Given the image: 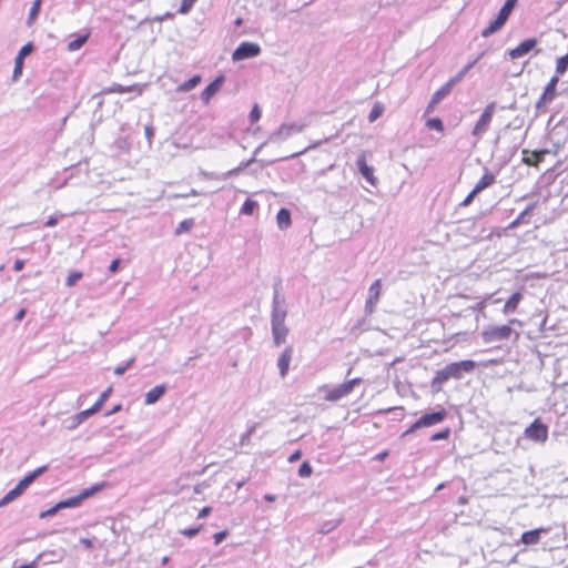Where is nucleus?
<instances>
[{"mask_svg":"<svg viewBox=\"0 0 568 568\" xmlns=\"http://www.w3.org/2000/svg\"><path fill=\"white\" fill-rule=\"evenodd\" d=\"M286 315L287 312L285 298L280 294L278 288H275L271 313L272 336L275 346H280L286 339L288 333V328L285 325Z\"/></svg>","mask_w":568,"mask_h":568,"instance_id":"f257e3e1","label":"nucleus"},{"mask_svg":"<svg viewBox=\"0 0 568 568\" xmlns=\"http://www.w3.org/2000/svg\"><path fill=\"white\" fill-rule=\"evenodd\" d=\"M102 488V485H93L90 488L83 489L80 494L72 496L70 498L63 499L55 504L53 507L42 511L40 514V518H48L54 516L59 510L65 509V508H77L79 507L85 499L93 496L95 493L100 491Z\"/></svg>","mask_w":568,"mask_h":568,"instance_id":"f03ea898","label":"nucleus"},{"mask_svg":"<svg viewBox=\"0 0 568 568\" xmlns=\"http://www.w3.org/2000/svg\"><path fill=\"white\" fill-rule=\"evenodd\" d=\"M305 128V124L300 123H283L276 131L272 132L267 140L260 144L255 151L254 155H256L262 148H264L267 143H281L294 134L301 133Z\"/></svg>","mask_w":568,"mask_h":568,"instance_id":"7ed1b4c3","label":"nucleus"},{"mask_svg":"<svg viewBox=\"0 0 568 568\" xmlns=\"http://www.w3.org/2000/svg\"><path fill=\"white\" fill-rule=\"evenodd\" d=\"M362 383V378L356 377L349 381L344 382L341 385H337L333 388H328L327 386H323L322 389L325 390L324 398L327 402H337L346 396H348L354 388Z\"/></svg>","mask_w":568,"mask_h":568,"instance_id":"20e7f679","label":"nucleus"},{"mask_svg":"<svg viewBox=\"0 0 568 568\" xmlns=\"http://www.w3.org/2000/svg\"><path fill=\"white\" fill-rule=\"evenodd\" d=\"M517 1L518 0H506L504 6L499 10L497 18L493 20L489 23V26L481 31V36L484 38L490 37L506 23Z\"/></svg>","mask_w":568,"mask_h":568,"instance_id":"39448f33","label":"nucleus"},{"mask_svg":"<svg viewBox=\"0 0 568 568\" xmlns=\"http://www.w3.org/2000/svg\"><path fill=\"white\" fill-rule=\"evenodd\" d=\"M495 109L496 102L488 103L484 109L481 115L479 116L478 121L476 122L471 131V135L477 140H480L481 136L488 131Z\"/></svg>","mask_w":568,"mask_h":568,"instance_id":"423d86ee","label":"nucleus"},{"mask_svg":"<svg viewBox=\"0 0 568 568\" xmlns=\"http://www.w3.org/2000/svg\"><path fill=\"white\" fill-rule=\"evenodd\" d=\"M524 435L535 443L544 444L548 439V427L537 418L526 427Z\"/></svg>","mask_w":568,"mask_h":568,"instance_id":"0eeeda50","label":"nucleus"},{"mask_svg":"<svg viewBox=\"0 0 568 568\" xmlns=\"http://www.w3.org/2000/svg\"><path fill=\"white\" fill-rule=\"evenodd\" d=\"M476 363L470 359H465L460 362H454L446 365L444 368L448 374L449 378L460 379L465 373H470L474 371Z\"/></svg>","mask_w":568,"mask_h":568,"instance_id":"6e6552de","label":"nucleus"},{"mask_svg":"<svg viewBox=\"0 0 568 568\" xmlns=\"http://www.w3.org/2000/svg\"><path fill=\"white\" fill-rule=\"evenodd\" d=\"M261 53V47L254 42H242L232 53L233 61H241L257 57Z\"/></svg>","mask_w":568,"mask_h":568,"instance_id":"1a4fd4ad","label":"nucleus"},{"mask_svg":"<svg viewBox=\"0 0 568 568\" xmlns=\"http://www.w3.org/2000/svg\"><path fill=\"white\" fill-rule=\"evenodd\" d=\"M511 327L509 325L501 326H489L483 332V337L485 342H499L510 337Z\"/></svg>","mask_w":568,"mask_h":568,"instance_id":"9d476101","label":"nucleus"},{"mask_svg":"<svg viewBox=\"0 0 568 568\" xmlns=\"http://www.w3.org/2000/svg\"><path fill=\"white\" fill-rule=\"evenodd\" d=\"M537 44H538L537 39H535V38L526 39L523 42H520L516 48L509 50L508 55L513 60L523 58L526 54H528L531 50H534Z\"/></svg>","mask_w":568,"mask_h":568,"instance_id":"9b49d317","label":"nucleus"},{"mask_svg":"<svg viewBox=\"0 0 568 568\" xmlns=\"http://www.w3.org/2000/svg\"><path fill=\"white\" fill-rule=\"evenodd\" d=\"M356 165L358 168L359 173L363 178L373 186H376L378 183L377 178L374 175V168L368 165L366 162V156L364 153L358 155L356 160Z\"/></svg>","mask_w":568,"mask_h":568,"instance_id":"f8f14e48","label":"nucleus"},{"mask_svg":"<svg viewBox=\"0 0 568 568\" xmlns=\"http://www.w3.org/2000/svg\"><path fill=\"white\" fill-rule=\"evenodd\" d=\"M382 292V281L376 280L368 288V296L365 303V310L367 313L372 314L375 310V306L377 305L379 301Z\"/></svg>","mask_w":568,"mask_h":568,"instance_id":"ddd939ff","label":"nucleus"},{"mask_svg":"<svg viewBox=\"0 0 568 568\" xmlns=\"http://www.w3.org/2000/svg\"><path fill=\"white\" fill-rule=\"evenodd\" d=\"M32 51H33V44L31 42H28L18 52V54L14 59V69H13V75H12L13 80H18L21 77L22 69H23V60Z\"/></svg>","mask_w":568,"mask_h":568,"instance_id":"4468645a","label":"nucleus"},{"mask_svg":"<svg viewBox=\"0 0 568 568\" xmlns=\"http://www.w3.org/2000/svg\"><path fill=\"white\" fill-rule=\"evenodd\" d=\"M556 97H557V89L546 85L542 94L536 102L537 112L546 111L548 105L556 99Z\"/></svg>","mask_w":568,"mask_h":568,"instance_id":"2eb2a0df","label":"nucleus"},{"mask_svg":"<svg viewBox=\"0 0 568 568\" xmlns=\"http://www.w3.org/2000/svg\"><path fill=\"white\" fill-rule=\"evenodd\" d=\"M446 416H447V412L444 408L438 412L425 414L420 418H418L419 419L418 426H422V428H424V427H430V426L437 425V424L442 423L446 418Z\"/></svg>","mask_w":568,"mask_h":568,"instance_id":"dca6fc26","label":"nucleus"},{"mask_svg":"<svg viewBox=\"0 0 568 568\" xmlns=\"http://www.w3.org/2000/svg\"><path fill=\"white\" fill-rule=\"evenodd\" d=\"M292 356H293V348L291 346H287L282 352V354L280 355V357L277 359V367L280 369V375L282 378H284L288 373Z\"/></svg>","mask_w":568,"mask_h":568,"instance_id":"f3484780","label":"nucleus"},{"mask_svg":"<svg viewBox=\"0 0 568 568\" xmlns=\"http://www.w3.org/2000/svg\"><path fill=\"white\" fill-rule=\"evenodd\" d=\"M496 181V176L494 173H491L487 168H485L483 176L479 179V181L476 183L474 190L475 192L480 193L485 189L493 185Z\"/></svg>","mask_w":568,"mask_h":568,"instance_id":"a211bd4d","label":"nucleus"},{"mask_svg":"<svg viewBox=\"0 0 568 568\" xmlns=\"http://www.w3.org/2000/svg\"><path fill=\"white\" fill-rule=\"evenodd\" d=\"M165 392H166L165 384H161V385L153 387L145 394L144 403L146 405L155 404L164 395Z\"/></svg>","mask_w":568,"mask_h":568,"instance_id":"6ab92c4d","label":"nucleus"},{"mask_svg":"<svg viewBox=\"0 0 568 568\" xmlns=\"http://www.w3.org/2000/svg\"><path fill=\"white\" fill-rule=\"evenodd\" d=\"M223 83V78L220 77L211 82L201 93V99L207 103L210 99L220 90Z\"/></svg>","mask_w":568,"mask_h":568,"instance_id":"aec40b11","label":"nucleus"},{"mask_svg":"<svg viewBox=\"0 0 568 568\" xmlns=\"http://www.w3.org/2000/svg\"><path fill=\"white\" fill-rule=\"evenodd\" d=\"M48 469L47 466H41L39 468H37L36 470H33L32 473L28 474L27 476H24L19 483L18 485L22 488V489H27L40 475H42L45 470Z\"/></svg>","mask_w":568,"mask_h":568,"instance_id":"412c9836","label":"nucleus"},{"mask_svg":"<svg viewBox=\"0 0 568 568\" xmlns=\"http://www.w3.org/2000/svg\"><path fill=\"white\" fill-rule=\"evenodd\" d=\"M254 162V158L250 159L248 161L242 162L237 168H234L225 173H222L221 175H215L213 173L209 174L207 176L211 179H217V180H226L227 178L237 174L243 169L247 168L250 164Z\"/></svg>","mask_w":568,"mask_h":568,"instance_id":"4be33fe9","label":"nucleus"},{"mask_svg":"<svg viewBox=\"0 0 568 568\" xmlns=\"http://www.w3.org/2000/svg\"><path fill=\"white\" fill-rule=\"evenodd\" d=\"M545 531L546 530L542 528L525 531L521 535V542L525 545H536L539 541L541 534Z\"/></svg>","mask_w":568,"mask_h":568,"instance_id":"5701e85b","label":"nucleus"},{"mask_svg":"<svg viewBox=\"0 0 568 568\" xmlns=\"http://www.w3.org/2000/svg\"><path fill=\"white\" fill-rule=\"evenodd\" d=\"M92 415H93V413L89 408L78 413L77 415L71 417L70 424L67 426V428L70 430L75 429L80 424H82L85 419H88Z\"/></svg>","mask_w":568,"mask_h":568,"instance_id":"b1692460","label":"nucleus"},{"mask_svg":"<svg viewBox=\"0 0 568 568\" xmlns=\"http://www.w3.org/2000/svg\"><path fill=\"white\" fill-rule=\"evenodd\" d=\"M521 300H523V294L520 292L514 293L508 298V301L505 303V306L503 308L504 314L515 312Z\"/></svg>","mask_w":568,"mask_h":568,"instance_id":"393cba45","label":"nucleus"},{"mask_svg":"<svg viewBox=\"0 0 568 568\" xmlns=\"http://www.w3.org/2000/svg\"><path fill=\"white\" fill-rule=\"evenodd\" d=\"M523 162L529 166H537L544 159L540 156V153L536 151L529 152L528 150H523Z\"/></svg>","mask_w":568,"mask_h":568,"instance_id":"a878e982","label":"nucleus"},{"mask_svg":"<svg viewBox=\"0 0 568 568\" xmlns=\"http://www.w3.org/2000/svg\"><path fill=\"white\" fill-rule=\"evenodd\" d=\"M276 221H277V225L281 230L287 229L292 223L291 212L287 209H281L277 212Z\"/></svg>","mask_w":568,"mask_h":568,"instance_id":"bb28decb","label":"nucleus"},{"mask_svg":"<svg viewBox=\"0 0 568 568\" xmlns=\"http://www.w3.org/2000/svg\"><path fill=\"white\" fill-rule=\"evenodd\" d=\"M24 489H22L18 484L17 486L8 491L1 499H0V507H3L8 505L9 503L17 499L19 496L23 494Z\"/></svg>","mask_w":568,"mask_h":568,"instance_id":"cd10ccee","label":"nucleus"},{"mask_svg":"<svg viewBox=\"0 0 568 568\" xmlns=\"http://www.w3.org/2000/svg\"><path fill=\"white\" fill-rule=\"evenodd\" d=\"M537 203L534 202V203H530L529 205H527V207L517 216L516 220H514L510 224H509V229H516L517 226H519L521 223L525 222V217L530 215L531 212L535 210Z\"/></svg>","mask_w":568,"mask_h":568,"instance_id":"c85d7f7f","label":"nucleus"},{"mask_svg":"<svg viewBox=\"0 0 568 568\" xmlns=\"http://www.w3.org/2000/svg\"><path fill=\"white\" fill-rule=\"evenodd\" d=\"M89 37L90 32H87L85 34L79 36L77 39L70 41L68 43V51L74 52L81 49L83 44L88 41Z\"/></svg>","mask_w":568,"mask_h":568,"instance_id":"c756f323","label":"nucleus"},{"mask_svg":"<svg viewBox=\"0 0 568 568\" xmlns=\"http://www.w3.org/2000/svg\"><path fill=\"white\" fill-rule=\"evenodd\" d=\"M453 89L445 83L443 87H440L432 97V104L439 103L443 99H445Z\"/></svg>","mask_w":568,"mask_h":568,"instance_id":"7c9ffc66","label":"nucleus"},{"mask_svg":"<svg viewBox=\"0 0 568 568\" xmlns=\"http://www.w3.org/2000/svg\"><path fill=\"white\" fill-rule=\"evenodd\" d=\"M201 81V77L200 75H194L192 77L191 79H189L187 81H184L183 83H181L176 91L178 92H187V91H191L192 89H194Z\"/></svg>","mask_w":568,"mask_h":568,"instance_id":"2f4dec72","label":"nucleus"},{"mask_svg":"<svg viewBox=\"0 0 568 568\" xmlns=\"http://www.w3.org/2000/svg\"><path fill=\"white\" fill-rule=\"evenodd\" d=\"M112 389L111 387L106 388L104 392L101 393L100 397L98 398V400L93 404L92 407H90L89 409L92 410L93 415L95 413H98L102 406L104 405V403L108 400L110 394H111Z\"/></svg>","mask_w":568,"mask_h":568,"instance_id":"473e14b6","label":"nucleus"},{"mask_svg":"<svg viewBox=\"0 0 568 568\" xmlns=\"http://www.w3.org/2000/svg\"><path fill=\"white\" fill-rule=\"evenodd\" d=\"M341 523H342L341 518L324 521L323 524L320 525L317 531L323 535L328 534L332 530H334Z\"/></svg>","mask_w":568,"mask_h":568,"instance_id":"72a5a7b5","label":"nucleus"},{"mask_svg":"<svg viewBox=\"0 0 568 568\" xmlns=\"http://www.w3.org/2000/svg\"><path fill=\"white\" fill-rule=\"evenodd\" d=\"M383 112L384 105L379 102H376L368 114V121L371 123L375 122L383 114Z\"/></svg>","mask_w":568,"mask_h":568,"instance_id":"f704fd0d","label":"nucleus"},{"mask_svg":"<svg viewBox=\"0 0 568 568\" xmlns=\"http://www.w3.org/2000/svg\"><path fill=\"white\" fill-rule=\"evenodd\" d=\"M448 379H450V378H449L448 374L446 373V369L443 368V369L438 371L436 373L435 377L433 378L432 387L435 388L437 385L439 387L443 383L447 382Z\"/></svg>","mask_w":568,"mask_h":568,"instance_id":"c9c22d12","label":"nucleus"},{"mask_svg":"<svg viewBox=\"0 0 568 568\" xmlns=\"http://www.w3.org/2000/svg\"><path fill=\"white\" fill-rule=\"evenodd\" d=\"M568 69V53L556 61V73L562 75Z\"/></svg>","mask_w":568,"mask_h":568,"instance_id":"e433bc0d","label":"nucleus"},{"mask_svg":"<svg viewBox=\"0 0 568 568\" xmlns=\"http://www.w3.org/2000/svg\"><path fill=\"white\" fill-rule=\"evenodd\" d=\"M193 225H194V221L192 219L183 220L175 229V234L180 235L184 232H187L193 227Z\"/></svg>","mask_w":568,"mask_h":568,"instance_id":"4c0bfd02","label":"nucleus"},{"mask_svg":"<svg viewBox=\"0 0 568 568\" xmlns=\"http://www.w3.org/2000/svg\"><path fill=\"white\" fill-rule=\"evenodd\" d=\"M256 206L257 203L255 201L247 199L241 207V213L244 215H252Z\"/></svg>","mask_w":568,"mask_h":568,"instance_id":"58836bf2","label":"nucleus"},{"mask_svg":"<svg viewBox=\"0 0 568 568\" xmlns=\"http://www.w3.org/2000/svg\"><path fill=\"white\" fill-rule=\"evenodd\" d=\"M40 8L41 6L38 4V2H33L31 8H30V12H29V17L27 19V24L30 27L33 24L34 20L37 19L39 12H40Z\"/></svg>","mask_w":568,"mask_h":568,"instance_id":"ea45409f","label":"nucleus"},{"mask_svg":"<svg viewBox=\"0 0 568 568\" xmlns=\"http://www.w3.org/2000/svg\"><path fill=\"white\" fill-rule=\"evenodd\" d=\"M426 126L430 130H436L438 132L444 131L443 122L439 118H432L426 121Z\"/></svg>","mask_w":568,"mask_h":568,"instance_id":"a19ab883","label":"nucleus"},{"mask_svg":"<svg viewBox=\"0 0 568 568\" xmlns=\"http://www.w3.org/2000/svg\"><path fill=\"white\" fill-rule=\"evenodd\" d=\"M312 466L308 462H304L298 468V476L302 478L310 477L312 475Z\"/></svg>","mask_w":568,"mask_h":568,"instance_id":"79ce46f5","label":"nucleus"},{"mask_svg":"<svg viewBox=\"0 0 568 568\" xmlns=\"http://www.w3.org/2000/svg\"><path fill=\"white\" fill-rule=\"evenodd\" d=\"M196 1L197 0H182L179 12L182 14L189 13Z\"/></svg>","mask_w":568,"mask_h":568,"instance_id":"37998d69","label":"nucleus"},{"mask_svg":"<svg viewBox=\"0 0 568 568\" xmlns=\"http://www.w3.org/2000/svg\"><path fill=\"white\" fill-rule=\"evenodd\" d=\"M81 277H82L81 272H71L67 277L65 285L71 287V286L75 285V283L79 280H81Z\"/></svg>","mask_w":568,"mask_h":568,"instance_id":"c03bdc74","label":"nucleus"},{"mask_svg":"<svg viewBox=\"0 0 568 568\" xmlns=\"http://www.w3.org/2000/svg\"><path fill=\"white\" fill-rule=\"evenodd\" d=\"M261 115H262V112H261L258 104H254L250 112V115H248L250 121L252 123H255L261 119Z\"/></svg>","mask_w":568,"mask_h":568,"instance_id":"a18cd8bd","label":"nucleus"},{"mask_svg":"<svg viewBox=\"0 0 568 568\" xmlns=\"http://www.w3.org/2000/svg\"><path fill=\"white\" fill-rule=\"evenodd\" d=\"M449 434H450V429L446 428L442 432H438V433H435L434 435H432L430 440L437 442V440L446 439V438H448Z\"/></svg>","mask_w":568,"mask_h":568,"instance_id":"49530a36","label":"nucleus"},{"mask_svg":"<svg viewBox=\"0 0 568 568\" xmlns=\"http://www.w3.org/2000/svg\"><path fill=\"white\" fill-rule=\"evenodd\" d=\"M201 529H202V526L195 527V528H185V529L181 530V534L185 537L192 538V537L196 536Z\"/></svg>","mask_w":568,"mask_h":568,"instance_id":"de8ad7c7","label":"nucleus"},{"mask_svg":"<svg viewBox=\"0 0 568 568\" xmlns=\"http://www.w3.org/2000/svg\"><path fill=\"white\" fill-rule=\"evenodd\" d=\"M227 534L229 532L226 530L215 532L213 535L214 544L215 545L221 544L226 538Z\"/></svg>","mask_w":568,"mask_h":568,"instance_id":"09e8293b","label":"nucleus"},{"mask_svg":"<svg viewBox=\"0 0 568 568\" xmlns=\"http://www.w3.org/2000/svg\"><path fill=\"white\" fill-rule=\"evenodd\" d=\"M477 194H479V193L475 192V190L473 189V191L464 199V201L462 202L460 205L462 206L470 205Z\"/></svg>","mask_w":568,"mask_h":568,"instance_id":"8fccbe9b","label":"nucleus"},{"mask_svg":"<svg viewBox=\"0 0 568 568\" xmlns=\"http://www.w3.org/2000/svg\"><path fill=\"white\" fill-rule=\"evenodd\" d=\"M464 78L463 72H458L455 77L450 78L446 83L453 89Z\"/></svg>","mask_w":568,"mask_h":568,"instance_id":"3c124183","label":"nucleus"},{"mask_svg":"<svg viewBox=\"0 0 568 568\" xmlns=\"http://www.w3.org/2000/svg\"><path fill=\"white\" fill-rule=\"evenodd\" d=\"M256 429V425H252L241 437V443H245L250 439V437L254 434Z\"/></svg>","mask_w":568,"mask_h":568,"instance_id":"603ef678","label":"nucleus"},{"mask_svg":"<svg viewBox=\"0 0 568 568\" xmlns=\"http://www.w3.org/2000/svg\"><path fill=\"white\" fill-rule=\"evenodd\" d=\"M483 55H484V53H481V54H480L476 60H474V61H471V62L467 63V64H466V65H465V67H464L459 72H463V75L465 77V75L468 73V71H469L470 69H473V68H474V65L477 63V61H478Z\"/></svg>","mask_w":568,"mask_h":568,"instance_id":"864d4df0","label":"nucleus"},{"mask_svg":"<svg viewBox=\"0 0 568 568\" xmlns=\"http://www.w3.org/2000/svg\"><path fill=\"white\" fill-rule=\"evenodd\" d=\"M211 511H212V508L210 506H206L199 511L197 518L199 519L205 518L211 514Z\"/></svg>","mask_w":568,"mask_h":568,"instance_id":"5fc2aeb1","label":"nucleus"},{"mask_svg":"<svg viewBox=\"0 0 568 568\" xmlns=\"http://www.w3.org/2000/svg\"><path fill=\"white\" fill-rule=\"evenodd\" d=\"M559 74H555L554 77L550 78L549 82L547 83V87H551V88H556L557 89V85H558V82H559Z\"/></svg>","mask_w":568,"mask_h":568,"instance_id":"6e6d98bb","label":"nucleus"},{"mask_svg":"<svg viewBox=\"0 0 568 568\" xmlns=\"http://www.w3.org/2000/svg\"><path fill=\"white\" fill-rule=\"evenodd\" d=\"M418 424H419V419H417V420H416V422H415V423H414V424H413V425H412V426H410V427H409V428H408V429L403 434V436H406V435H408V434H410V433H413V432H415V430H417V429L422 428V426H418Z\"/></svg>","mask_w":568,"mask_h":568,"instance_id":"4d7b16f0","label":"nucleus"},{"mask_svg":"<svg viewBox=\"0 0 568 568\" xmlns=\"http://www.w3.org/2000/svg\"><path fill=\"white\" fill-rule=\"evenodd\" d=\"M119 265H120V260L119 258L113 260L109 266V271L111 273H115L119 268Z\"/></svg>","mask_w":568,"mask_h":568,"instance_id":"13d9d810","label":"nucleus"},{"mask_svg":"<svg viewBox=\"0 0 568 568\" xmlns=\"http://www.w3.org/2000/svg\"><path fill=\"white\" fill-rule=\"evenodd\" d=\"M24 267V261L23 260H16L13 264V271L20 272Z\"/></svg>","mask_w":568,"mask_h":568,"instance_id":"bf43d9fd","label":"nucleus"},{"mask_svg":"<svg viewBox=\"0 0 568 568\" xmlns=\"http://www.w3.org/2000/svg\"><path fill=\"white\" fill-rule=\"evenodd\" d=\"M144 132H145V136L149 141H151V139L153 138L154 135V129L151 126V125H146L145 129H144Z\"/></svg>","mask_w":568,"mask_h":568,"instance_id":"052dcab7","label":"nucleus"},{"mask_svg":"<svg viewBox=\"0 0 568 568\" xmlns=\"http://www.w3.org/2000/svg\"><path fill=\"white\" fill-rule=\"evenodd\" d=\"M58 222H59V220L55 216H50L44 225L47 227H53L58 224Z\"/></svg>","mask_w":568,"mask_h":568,"instance_id":"680f3d73","label":"nucleus"},{"mask_svg":"<svg viewBox=\"0 0 568 568\" xmlns=\"http://www.w3.org/2000/svg\"><path fill=\"white\" fill-rule=\"evenodd\" d=\"M301 456H302L301 450H296V452H294V453L288 457V462H290V463H294V462L298 460V459L301 458Z\"/></svg>","mask_w":568,"mask_h":568,"instance_id":"e2e57ef3","label":"nucleus"},{"mask_svg":"<svg viewBox=\"0 0 568 568\" xmlns=\"http://www.w3.org/2000/svg\"><path fill=\"white\" fill-rule=\"evenodd\" d=\"M80 542H81L85 548H88V549L93 548V542H92V540H91V539H89V538H81V539H80Z\"/></svg>","mask_w":568,"mask_h":568,"instance_id":"0e129e2a","label":"nucleus"},{"mask_svg":"<svg viewBox=\"0 0 568 568\" xmlns=\"http://www.w3.org/2000/svg\"><path fill=\"white\" fill-rule=\"evenodd\" d=\"M128 369L125 365H120L114 368V374L118 376H121L124 374V372Z\"/></svg>","mask_w":568,"mask_h":568,"instance_id":"69168bd1","label":"nucleus"},{"mask_svg":"<svg viewBox=\"0 0 568 568\" xmlns=\"http://www.w3.org/2000/svg\"><path fill=\"white\" fill-rule=\"evenodd\" d=\"M24 315H26V310H24V308H21V310L16 314L14 320H16V321H22V320H23V317H24Z\"/></svg>","mask_w":568,"mask_h":568,"instance_id":"338daca9","label":"nucleus"},{"mask_svg":"<svg viewBox=\"0 0 568 568\" xmlns=\"http://www.w3.org/2000/svg\"><path fill=\"white\" fill-rule=\"evenodd\" d=\"M19 568H38V564H37V561L34 560V561H32V562H30V564L22 565V566H20Z\"/></svg>","mask_w":568,"mask_h":568,"instance_id":"774afa93","label":"nucleus"}]
</instances>
